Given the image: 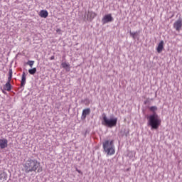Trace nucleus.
Listing matches in <instances>:
<instances>
[{
  "label": "nucleus",
  "mask_w": 182,
  "mask_h": 182,
  "mask_svg": "<svg viewBox=\"0 0 182 182\" xmlns=\"http://www.w3.org/2000/svg\"><path fill=\"white\" fill-rule=\"evenodd\" d=\"M23 171L26 173V174L32 173L33 171L35 173H36V171L37 173H42L43 168L41 166V162L38 161V160L29 158L28 160L25 161L23 164Z\"/></svg>",
  "instance_id": "f257e3e1"
},
{
  "label": "nucleus",
  "mask_w": 182,
  "mask_h": 182,
  "mask_svg": "<svg viewBox=\"0 0 182 182\" xmlns=\"http://www.w3.org/2000/svg\"><path fill=\"white\" fill-rule=\"evenodd\" d=\"M148 125L151 127V130H157L161 126V119L157 114H154L148 117Z\"/></svg>",
  "instance_id": "f03ea898"
},
{
  "label": "nucleus",
  "mask_w": 182,
  "mask_h": 182,
  "mask_svg": "<svg viewBox=\"0 0 182 182\" xmlns=\"http://www.w3.org/2000/svg\"><path fill=\"white\" fill-rule=\"evenodd\" d=\"M113 140H106L102 143L104 151L107 153V156H113V154L116 153V149H114V144H113Z\"/></svg>",
  "instance_id": "7ed1b4c3"
},
{
  "label": "nucleus",
  "mask_w": 182,
  "mask_h": 182,
  "mask_svg": "<svg viewBox=\"0 0 182 182\" xmlns=\"http://www.w3.org/2000/svg\"><path fill=\"white\" fill-rule=\"evenodd\" d=\"M102 124L107 127H114L117 124V118L109 119L106 114H103Z\"/></svg>",
  "instance_id": "20e7f679"
},
{
  "label": "nucleus",
  "mask_w": 182,
  "mask_h": 182,
  "mask_svg": "<svg viewBox=\"0 0 182 182\" xmlns=\"http://www.w3.org/2000/svg\"><path fill=\"white\" fill-rule=\"evenodd\" d=\"M95 16H97V14L92 11H88L85 13V18H86L87 21H90V22H92Z\"/></svg>",
  "instance_id": "39448f33"
},
{
  "label": "nucleus",
  "mask_w": 182,
  "mask_h": 182,
  "mask_svg": "<svg viewBox=\"0 0 182 182\" xmlns=\"http://www.w3.org/2000/svg\"><path fill=\"white\" fill-rule=\"evenodd\" d=\"M114 18L112 16V14H106L103 16L102 19V25H106V23H109V22H113Z\"/></svg>",
  "instance_id": "423d86ee"
},
{
  "label": "nucleus",
  "mask_w": 182,
  "mask_h": 182,
  "mask_svg": "<svg viewBox=\"0 0 182 182\" xmlns=\"http://www.w3.org/2000/svg\"><path fill=\"white\" fill-rule=\"evenodd\" d=\"M182 28V20L181 18L178 19L173 23V28L176 29L177 32H180Z\"/></svg>",
  "instance_id": "0eeeda50"
},
{
  "label": "nucleus",
  "mask_w": 182,
  "mask_h": 182,
  "mask_svg": "<svg viewBox=\"0 0 182 182\" xmlns=\"http://www.w3.org/2000/svg\"><path fill=\"white\" fill-rule=\"evenodd\" d=\"M90 114V108H86L82 110L81 119L82 120L86 119V117Z\"/></svg>",
  "instance_id": "6e6552de"
},
{
  "label": "nucleus",
  "mask_w": 182,
  "mask_h": 182,
  "mask_svg": "<svg viewBox=\"0 0 182 182\" xmlns=\"http://www.w3.org/2000/svg\"><path fill=\"white\" fill-rule=\"evenodd\" d=\"M8 147V139L4 138L0 139V149H6Z\"/></svg>",
  "instance_id": "1a4fd4ad"
},
{
  "label": "nucleus",
  "mask_w": 182,
  "mask_h": 182,
  "mask_svg": "<svg viewBox=\"0 0 182 182\" xmlns=\"http://www.w3.org/2000/svg\"><path fill=\"white\" fill-rule=\"evenodd\" d=\"M163 49H164V41H161L156 48L158 53H161V52H163Z\"/></svg>",
  "instance_id": "9d476101"
},
{
  "label": "nucleus",
  "mask_w": 182,
  "mask_h": 182,
  "mask_svg": "<svg viewBox=\"0 0 182 182\" xmlns=\"http://www.w3.org/2000/svg\"><path fill=\"white\" fill-rule=\"evenodd\" d=\"M26 84V73H25V72H23L21 81V87H23V86H25Z\"/></svg>",
  "instance_id": "9b49d317"
},
{
  "label": "nucleus",
  "mask_w": 182,
  "mask_h": 182,
  "mask_svg": "<svg viewBox=\"0 0 182 182\" xmlns=\"http://www.w3.org/2000/svg\"><path fill=\"white\" fill-rule=\"evenodd\" d=\"M8 179V174L6 172L3 171L1 173H0V181H6Z\"/></svg>",
  "instance_id": "f8f14e48"
},
{
  "label": "nucleus",
  "mask_w": 182,
  "mask_h": 182,
  "mask_svg": "<svg viewBox=\"0 0 182 182\" xmlns=\"http://www.w3.org/2000/svg\"><path fill=\"white\" fill-rule=\"evenodd\" d=\"M39 16H41V18H46L48 16V15H49V13H48V11L46 10H41L39 12Z\"/></svg>",
  "instance_id": "ddd939ff"
},
{
  "label": "nucleus",
  "mask_w": 182,
  "mask_h": 182,
  "mask_svg": "<svg viewBox=\"0 0 182 182\" xmlns=\"http://www.w3.org/2000/svg\"><path fill=\"white\" fill-rule=\"evenodd\" d=\"M4 90H7V92H11L12 90V85L11 82H6L4 85Z\"/></svg>",
  "instance_id": "4468645a"
},
{
  "label": "nucleus",
  "mask_w": 182,
  "mask_h": 182,
  "mask_svg": "<svg viewBox=\"0 0 182 182\" xmlns=\"http://www.w3.org/2000/svg\"><path fill=\"white\" fill-rule=\"evenodd\" d=\"M61 66H62V68H63V69H67V70H68H68H70V65H69V63H65V62L62 63Z\"/></svg>",
  "instance_id": "2eb2a0df"
},
{
  "label": "nucleus",
  "mask_w": 182,
  "mask_h": 182,
  "mask_svg": "<svg viewBox=\"0 0 182 182\" xmlns=\"http://www.w3.org/2000/svg\"><path fill=\"white\" fill-rule=\"evenodd\" d=\"M9 77L7 82L11 83V80H12V69H10L9 71Z\"/></svg>",
  "instance_id": "dca6fc26"
},
{
  "label": "nucleus",
  "mask_w": 182,
  "mask_h": 182,
  "mask_svg": "<svg viewBox=\"0 0 182 182\" xmlns=\"http://www.w3.org/2000/svg\"><path fill=\"white\" fill-rule=\"evenodd\" d=\"M28 73H30V75H35L36 73V68L29 69L28 70Z\"/></svg>",
  "instance_id": "f3484780"
},
{
  "label": "nucleus",
  "mask_w": 182,
  "mask_h": 182,
  "mask_svg": "<svg viewBox=\"0 0 182 182\" xmlns=\"http://www.w3.org/2000/svg\"><path fill=\"white\" fill-rule=\"evenodd\" d=\"M34 64H35V61H33V60H28L27 62V65H28V66H30V68H33Z\"/></svg>",
  "instance_id": "a211bd4d"
},
{
  "label": "nucleus",
  "mask_w": 182,
  "mask_h": 182,
  "mask_svg": "<svg viewBox=\"0 0 182 182\" xmlns=\"http://www.w3.org/2000/svg\"><path fill=\"white\" fill-rule=\"evenodd\" d=\"M149 110L151 111V112H156V110H157V107H156V106H152V107H149Z\"/></svg>",
  "instance_id": "6ab92c4d"
},
{
  "label": "nucleus",
  "mask_w": 182,
  "mask_h": 182,
  "mask_svg": "<svg viewBox=\"0 0 182 182\" xmlns=\"http://www.w3.org/2000/svg\"><path fill=\"white\" fill-rule=\"evenodd\" d=\"M129 33H130L131 36L133 38V39H136V35L137 33H136V32L133 33V32L130 31Z\"/></svg>",
  "instance_id": "aec40b11"
},
{
  "label": "nucleus",
  "mask_w": 182,
  "mask_h": 182,
  "mask_svg": "<svg viewBox=\"0 0 182 182\" xmlns=\"http://www.w3.org/2000/svg\"><path fill=\"white\" fill-rule=\"evenodd\" d=\"M76 171H77V173H79L80 174H82V171L79 169H76Z\"/></svg>",
  "instance_id": "412c9836"
},
{
  "label": "nucleus",
  "mask_w": 182,
  "mask_h": 182,
  "mask_svg": "<svg viewBox=\"0 0 182 182\" xmlns=\"http://www.w3.org/2000/svg\"><path fill=\"white\" fill-rule=\"evenodd\" d=\"M50 59V60H54V59H55V55H52Z\"/></svg>",
  "instance_id": "4be33fe9"
},
{
  "label": "nucleus",
  "mask_w": 182,
  "mask_h": 182,
  "mask_svg": "<svg viewBox=\"0 0 182 182\" xmlns=\"http://www.w3.org/2000/svg\"><path fill=\"white\" fill-rule=\"evenodd\" d=\"M59 31H60V29L57 30V32H59Z\"/></svg>",
  "instance_id": "5701e85b"
},
{
  "label": "nucleus",
  "mask_w": 182,
  "mask_h": 182,
  "mask_svg": "<svg viewBox=\"0 0 182 182\" xmlns=\"http://www.w3.org/2000/svg\"><path fill=\"white\" fill-rule=\"evenodd\" d=\"M147 102H144V105H146Z\"/></svg>",
  "instance_id": "b1692460"
}]
</instances>
